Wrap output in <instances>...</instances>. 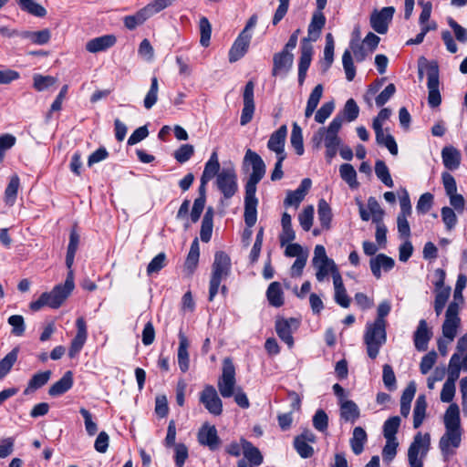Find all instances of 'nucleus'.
Segmentation results:
<instances>
[{
    "instance_id": "f257e3e1",
    "label": "nucleus",
    "mask_w": 467,
    "mask_h": 467,
    "mask_svg": "<svg viewBox=\"0 0 467 467\" xmlns=\"http://www.w3.org/2000/svg\"><path fill=\"white\" fill-rule=\"evenodd\" d=\"M444 433L439 440V449L445 462L456 454L461 446L463 430L462 427L460 409L456 403H451L443 415Z\"/></svg>"
},
{
    "instance_id": "f03ea898",
    "label": "nucleus",
    "mask_w": 467,
    "mask_h": 467,
    "mask_svg": "<svg viewBox=\"0 0 467 467\" xmlns=\"http://www.w3.org/2000/svg\"><path fill=\"white\" fill-rule=\"evenodd\" d=\"M218 390L223 398L234 396V401L243 409L250 406L246 394L241 388H236L235 368L231 358H226L223 362L222 376L217 383Z\"/></svg>"
},
{
    "instance_id": "7ed1b4c3",
    "label": "nucleus",
    "mask_w": 467,
    "mask_h": 467,
    "mask_svg": "<svg viewBox=\"0 0 467 467\" xmlns=\"http://www.w3.org/2000/svg\"><path fill=\"white\" fill-rule=\"evenodd\" d=\"M342 123L343 119L337 116L327 128H319L312 137V143L316 149H319L322 143H324L326 148L325 155L327 162H331L341 145L342 140L338 137V132L342 127Z\"/></svg>"
},
{
    "instance_id": "20e7f679",
    "label": "nucleus",
    "mask_w": 467,
    "mask_h": 467,
    "mask_svg": "<svg viewBox=\"0 0 467 467\" xmlns=\"http://www.w3.org/2000/svg\"><path fill=\"white\" fill-rule=\"evenodd\" d=\"M231 273V259L223 251L216 252L212 265V274L209 284V301H213L218 294L221 283L225 280Z\"/></svg>"
},
{
    "instance_id": "39448f33",
    "label": "nucleus",
    "mask_w": 467,
    "mask_h": 467,
    "mask_svg": "<svg viewBox=\"0 0 467 467\" xmlns=\"http://www.w3.org/2000/svg\"><path fill=\"white\" fill-rule=\"evenodd\" d=\"M387 341L386 325L376 322H368L364 333V343L367 347L368 356L374 359L379 355L380 348Z\"/></svg>"
},
{
    "instance_id": "423d86ee",
    "label": "nucleus",
    "mask_w": 467,
    "mask_h": 467,
    "mask_svg": "<svg viewBox=\"0 0 467 467\" xmlns=\"http://www.w3.org/2000/svg\"><path fill=\"white\" fill-rule=\"evenodd\" d=\"M251 167L252 172L245 183V190L257 189V184L264 178L265 174V164L261 156L251 149H247L243 161V168L248 169Z\"/></svg>"
},
{
    "instance_id": "0eeeda50",
    "label": "nucleus",
    "mask_w": 467,
    "mask_h": 467,
    "mask_svg": "<svg viewBox=\"0 0 467 467\" xmlns=\"http://www.w3.org/2000/svg\"><path fill=\"white\" fill-rule=\"evenodd\" d=\"M431 449V434L417 432L408 449V462L410 467H423V460Z\"/></svg>"
},
{
    "instance_id": "6e6552de",
    "label": "nucleus",
    "mask_w": 467,
    "mask_h": 467,
    "mask_svg": "<svg viewBox=\"0 0 467 467\" xmlns=\"http://www.w3.org/2000/svg\"><path fill=\"white\" fill-rule=\"evenodd\" d=\"M257 24V16L253 15L247 21L244 28L234 40L230 51L229 61L236 62L242 58L247 52L252 39V30Z\"/></svg>"
},
{
    "instance_id": "1a4fd4ad",
    "label": "nucleus",
    "mask_w": 467,
    "mask_h": 467,
    "mask_svg": "<svg viewBox=\"0 0 467 467\" xmlns=\"http://www.w3.org/2000/svg\"><path fill=\"white\" fill-rule=\"evenodd\" d=\"M349 47L350 49H346L343 53L342 64L346 78L348 81H352L356 76V67L354 66L351 53H353L358 62H362L367 57V51L359 39L352 38L349 43Z\"/></svg>"
},
{
    "instance_id": "9d476101",
    "label": "nucleus",
    "mask_w": 467,
    "mask_h": 467,
    "mask_svg": "<svg viewBox=\"0 0 467 467\" xmlns=\"http://www.w3.org/2000/svg\"><path fill=\"white\" fill-rule=\"evenodd\" d=\"M332 389L338 400L340 419L345 422L355 423L360 417L358 406L348 400L346 390L338 383L334 384Z\"/></svg>"
},
{
    "instance_id": "9b49d317",
    "label": "nucleus",
    "mask_w": 467,
    "mask_h": 467,
    "mask_svg": "<svg viewBox=\"0 0 467 467\" xmlns=\"http://www.w3.org/2000/svg\"><path fill=\"white\" fill-rule=\"evenodd\" d=\"M427 87L429 90L428 103L430 107L436 108L441 102V97L439 89V67L436 62H431L426 65Z\"/></svg>"
},
{
    "instance_id": "f8f14e48",
    "label": "nucleus",
    "mask_w": 467,
    "mask_h": 467,
    "mask_svg": "<svg viewBox=\"0 0 467 467\" xmlns=\"http://www.w3.org/2000/svg\"><path fill=\"white\" fill-rule=\"evenodd\" d=\"M216 185L225 199L232 198L237 192V176L233 168H223L216 177Z\"/></svg>"
},
{
    "instance_id": "ddd939ff",
    "label": "nucleus",
    "mask_w": 467,
    "mask_h": 467,
    "mask_svg": "<svg viewBox=\"0 0 467 467\" xmlns=\"http://www.w3.org/2000/svg\"><path fill=\"white\" fill-rule=\"evenodd\" d=\"M199 401L213 416H220L223 413V401L213 385L204 386L200 392Z\"/></svg>"
},
{
    "instance_id": "4468645a",
    "label": "nucleus",
    "mask_w": 467,
    "mask_h": 467,
    "mask_svg": "<svg viewBox=\"0 0 467 467\" xmlns=\"http://www.w3.org/2000/svg\"><path fill=\"white\" fill-rule=\"evenodd\" d=\"M460 310L454 304H449L445 311V319L441 327L442 335L449 341H453L461 326Z\"/></svg>"
},
{
    "instance_id": "2eb2a0df",
    "label": "nucleus",
    "mask_w": 467,
    "mask_h": 467,
    "mask_svg": "<svg viewBox=\"0 0 467 467\" xmlns=\"http://www.w3.org/2000/svg\"><path fill=\"white\" fill-rule=\"evenodd\" d=\"M243 100L244 107L240 117V124L245 126L253 119L255 110L254 83L252 80L248 81L244 86Z\"/></svg>"
},
{
    "instance_id": "dca6fc26",
    "label": "nucleus",
    "mask_w": 467,
    "mask_h": 467,
    "mask_svg": "<svg viewBox=\"0 0 467 467\" xmlns=\"http://www.w3.org/2000/svg\"><path fill=\"white\" fill-rule=\"evenodd\" d=\"M287 136L286 125L280 126L274 131L267 141V149L275 153L276 159H285V145Z\"/></svg>"
},
{
    "instance_id": "f3484780",
    "label": "nucleus",
    "mask_w": 467,
    "mask_h": 467,
    "mask_svg": "<svg viewBox=\"0 0 467 467\" xmlns=\"http://www.w3.org/2000/svg\"><path fill=\"white\" fill-rule=\"evenodd\" d=\"M299 321L296 318L278 319L275 322V331L277 336L284 341L289 348L294 346L292 334L298 328Z\"/></svg>"
},
{
    "instance_id": "a211bd4d",
    "label": "nucleus",
    "mask_w": 467,
    "mask_h": 467,
    "mask_svg": "<svg viewBox=\"0 0 467 467\" xmlns=\"http://www.w3.org/2000/svg\"><path fill=\"white\" fill-rule=\"evenodd\" d=\"M394 12L395 9L392 6L383 7L380 11L373 12L370 16L371 27L379 34H385Z\"/></svg>"
},
{
    "instance_id": "6ab92c4d",
    "label": "nucleus",
    "mask_w": 467,
    "mask_h": 467,
    "mask_svg": "<svg viewBox=\"0 0 467 467\" xmlns=\"http://www.w3.org/2000/svg\"><path fill=\"white\" fill-rule=\"evenodd\" d=\"M256 191L245 190L244 196V222L245 224L251 228L253 227L257 220V204L258 200L255 196Z\"/></svg>"
},
{
    "instance_id": "aec40b11",
    "label": "nucleus",
    "mask_w": 467,
    "mask_h": 467,
    "mask_svg": "<svg viewBox=\"0 0 467 467\" xmlns=\"http://www.w3.org/2000/svg\"><path fill=\"white\" fill-rule=\"evenodd\" d=\"M77 334L71 341L68 355L70 358H74L79 353L85 345L88 337L87 325L85 319L80 317L76 321Z\"/></svg>"
},
{
    "instance_id": "412c9836",
    "label": "nucleus",
    "mask_w": 467,
    "mask_h": 467,
    "mask_svg": "<svg viewBox=\"0 0 467 467\" xmlns=\"http://www.w3.org/2000/svg\"><path fill=\"white\" fill-rule=\"evenodd\" d=\"M294 56L290 52L283 49L281 52L275 54L273 57V76L285 75L292 67Z\"/></svg>"
},
{
    "instance_id": "4be33fe9",
    "label": "nucleus",
    "mask_w": 467,
    "mask_h": 467,
    "mask_svg": "<svg viewBox=\"0 0 467 467\" xmlns=\"http://www.w3.org/2000/svg\"><path fill=\"white\" fill-rule=\"evenodd\" d=\"M369 265L373 275L379 279L381 277V269L386 272L390 271L395 265V261L384 254H379L370 259Z\"/></svg>"
},
{
    "instance_id": "5701e85b",
    "label": "nucleus",
    "mask_w": 467,
    "mask_h": 467,
    "mask_svg": "<svg viewBox=\"0 0 467 467\" xmlns=\"http://www.w3.org/2000/svg\"><path fill=\"white\" fill-rule=\"evenodd\" d=\"M70 293L71 291L62 285H56L50 292H45L44 295L47 300V306L55 309L58 308Z\"/></svg>"
},
{
    "instance_id": "b1692460",
    "label": "nucleus",
    "mask_w": 467,
    "mask_h": 467,
    "mask_svg": "<svg viewBox=\"0 0 467 467\" xmlns=\"http://www.w3.org/2000/svg\"><path fill=\"white\" fill-rule=\"evenodd\" d=\"M116 41L117 38L114 35H104L88 41L86 44V49L90 53L105 51L113 47Z\"/></svg>"
},
{
    "instance_id": "393cba45",
    "label": "nucleus",
    "mask_w": 467,
    "mask_h": 467,
    "mask_svg": "<svg viewBox=\"0 0 467 467\" xmlns=\"http://www.w3.org/2000/svg\"><path fill=\"white\" fill-rule=\"evenodd\" d=\"M178 365L182 372L185 373L190 367V357L188 348L190 342L182 331L179 332Z\"/></svg>"
},
{
    "instance_id": "a878e982",
    "label": "nucleus",
    "mask_w": 467,
    "mask_h": 467,
    "mask_svg": "<svg viewBox=\"0 0 467 467\" xmlns=\"http://www.w3.org/2000/svg\"><path fill=\"white\" fill-rule=\"evenodd\" d=\"M199 442L208 446L211 450L218 448L220 440L214 426L203 425L198 433Z\"/></svg>"
},
{
    "instance_id": "bb28decb",
    "label": "nucleus",
    "mask_w": 467,
    "mask_h": 467,
    "mask_svg": "<svg viewBox=\"0 0 467 467\" xmlns=\"http://www.w3.org/2000/svg\"><path fill=\"white\" fill-rule=\"evenodd\" d=\"M431 337V332L428 327L425 319L419 322L417 330L414 333V345L417 350L425 351L428 348V342Z\"/></svg>"
},
{
    "instance_id": "cd10ccee",
    "label": "nucleus",
    "mask_w": 467,
    "mask_h": 467,
    "mask_svg": "<svg viewBox=\"0 0 467 467\" xmlns=\"http://www.w3.org/2000/svg\"><path fill=\"white\" fill-rule=\"evenodd\" d=\"M241 444L244 456L249 462L250 466H260L264 462V457L259 449L245 439H241Z\"/></svg>"
},
{
    "instance_id": "c85d7f7f",
    "label": "nucleus",
    "mask_w": 467,
    "mask_h": 467,
    "mask_svg": "<svg viewBox=\"0 0 467 467\" xmlns=\"http://www.w3.org/2000/svg\"><path fill=\"white\" fill-rule=\"evenodd\" d=\"M443 165L450 171H455L461 164V152L453 146H446L441 150Z\"/></svg>"
},
{
    "instance_id": "c756f323",
    "label": "nucleus",
    "mask_w": 467,
    "mask_h": 467,
    "mask_svg": "<svg viewBox=\"0 0 467 467\" xmlns=\"http://www.w3.org/2000/svg\"><path fill=\"white\" fill-rule=\"evenodd\" d=\"M73 382V373L68 370L49 388L48 394L52 397L60 396L72 388Z\"/></svg>"
},
{
    "instance_id": "7c9ffc66",
    "label": "nucleus",
    "mask_w": 467,
    "mask_h": 467,
    "mask_svg": "<svg viewBox=\"0 0 467 467\" xmlns=\"http://www.w3.org/2000/svg\"><path fill=\"white\" fill-rule=\"evenodd\" d=\"M323 10H318L313 14L311 22L308 26L307 33L309 39L317 41L320 36L321 30L326 24V17L322 13Z\"/></svg>"
},
{
    "instance_id": "2f4dec72",
    "label": "nucleus",
    "mask_w": 467,
    "mask_h": 467,
    "mask_svg": "<svg viewBox=\"0 0 467 467\" xmlns=\"http://www.w3.org/2000/svg\"><path fill=\"white\" fill-rule=\"evenodd\" d=\"M368 441L366 431L362 427H355L352 437L349 440L350 447L354 454L359 455L364 450V445Z\"/></svg>"
},
{
    "instance_id": "473e14b6",
    "label": "nucleus",
    "mask_w": 467,
    "mask_h": 467,
    "mask_svg": "<svg viewBox=\"0 0 467 467\" xmlns=\"http://www.w3.org/2000/svg\"><path fill=\"white\" fill-rule=\"evenodd\" d=\"M18 36L23 39H28L36 45H46L51 38L50 30L46 28L40 31H19Z\"/></svg>"
},
{
    "instance_id": "72a5a7b5",
    "label": "nucleus",
    "mask_w": 467,
    "mask_h": 467,
    "mask_svg": "<svg viewBox=\"0 0 467 467\" xmlns=\"http://www.w3.org/2000/svg\"><path fill=\"white\" fill-rule=\"evenodd\" d=\"M333 284L335 288V301L340 306L348 308L350 305V299L347 295V291L340 274H336V276L333 279Z\"/></svg>"
},
{
    "instance_id": "f704fd0d",
    "label": "nucleus",
    "mask_w": 467,
    "mask_h": 467,
    "mask_svg": "<svg viewBox=\"0 0 467 467\" xmlns=\"http://www.w3.org/2000/svg\"><path fill=\"white\" fill-rule=\"evenodd\" d=\"M51 374L52 373L50 370L41 371L34 374L28 381L27 386L24 390V394L27 395L45 386L48 382Z\"/></svg>"
},
{
    "instance_id": "c9c22d12",
    "label": "nucleus",
    "mask_w": 467,
    "mask_h": 467,
    "mask_svg": "<svg viewBox=\"0 0 467 467\" xmlns=\"http://www.w3.org/2000/svg\"><path fill=\"white\" fill-rule=\"evenodd\" d=\"M313 266L317 270L316 277L318 282H323L328 276V275H331L332 278L334 279L336 274H340L334 260H330L329 263L322 262L318 265H314Z\"/></svg>"
},
{
    "instance_id": "e433bc0d",
    "label": "nucleus",
    "mask_w": 467,
    "mask_h": 467,
    "mask_svg": "<svg viewBox=\"0 0 467 467\" xmlns=\"http://www.w3.org/2000/svg\"><path fill=\"white\" fill-rule=\"evenodd\" d=\"M427 401L424 395L418 396L413 409V427L418 429L426 417Z\"/></svg>"
},
{
    "instance_id": "4c0bfd02",
    "label": "nucleus",
    "mask_w": 467,
    "mask_h": 467,
    "mask_svg": "<svg viewBox=\"0 0 467 467\" xmlns=\"http://www.w3.org/2000/svg\"><path fill=\"white\" fill-rule=\"evenodd\" d=\"M266 296L269 304L273 306L279 307L284 304V294L278 282H273L269 285Z\"/></svg>"
},
{
    "instance_id": "58836bf2",
    "label": "nucleus",
    "mask_w": 467,
    "mask_h": 467,
    "mask_svg": "<svg viewBox=\"0 0 467 467\" xmlns=\"http://www.w3.org/2000/svg\"><path fill=\"white\" fill-rule=\"evenodd\" d=\"M339 174L341 179L351 188L357 189L359 183L357 180V171L349 163H344L339 167Z\"/></svg>"
},
{
    "instance_id": "ea45409f",
    "label": "nucleus",
    "mask_w": 467,
    "mask_h": 467,
    "mask_svg": "<svg viewBox=\"0 0 467 467\" xmlns=\"http://www.w3.org/2000/svg\"><path fill=\"white\" fill-rule=\"evenodd\" d=\"M220 172V163L218 160V155L216 151H213L208 161L205 163L204 170L202 174V178H204V181H211L214 176L217 177V174Z\"/></svg>"
},
{
    "instance_id": "a19ab883",
    "label": "nucleus",
    "mask_w": 467,
    "mask_h": 467,
    "mask_svg": "<svg viewBox=\"0 0 467 467\" xmlns=\"http://www.w3.org/2000/svg\"><path fill=\"white\" fill-rule=\"evenodd\" d=\"M18 5L23 11L34 16L44 17L47 15L46 8L34 0H18Z\"/></svg>"
},
{
    "instance_id": "79ce46f5",
    "label": "nucleus",
    "mask_w": 467,
    "mask_h": 467,
    "mask_svg": "<svg viewBox=\"0 0 467 467\" xmlns=\"http://www.w3.org/2000/svg\"><path fill=\"white\" fill-rule=\"evenodd\" d=\"M313 54V47L306 38L303 39L301 46V56L298 64V70H306L309 68Z\"/></svg>"
},
{
    "instance_id": "37998d69",
    "label": "nucleus",
    "mask_w": 467,
    "mask_h": 467,
    "mask_svg": "<svg viewBox=\"0 0 467 467\" xmlns=\"http://www.w3.org/2000/svg\"><path fill=\"white\" fill-rule=\"evenodd\" d=\"M200 257V247L197 239H194L191 244L189 254L185 261V268L192 273L196 268Z\"/></svg>"
},
{
    "instance_id": "c03bdc74",
    "label": "nucleus",
    "mask_w": 467,
    "mask_h": 467,
    "mask_svg": "<svg viewBox=\"0 0 467 467\" xmlns=\"http://www.w3.org/2000/svg\"><path fill=\"white\" fill-rule=\"evenodd\" d=\"M150 17L143 8L137 13L124 17L123 22L129 30H134L137 26L142 25Z\"/></svg>"
},
{
    "instance_id": "a18cd8bd",
    "label": "nucleus",
    "mask_w": 467,
    "mask_h": 467,
    "mask_svg": "<svg viewBox=\"0 0 467 467\" xmlns=\"http://www.w3.org/2000/svg\"><path fill=\"white\" fill-rule=\"evenodd\" d=\"M20 186V180L17 175L11 177L8 185L5 191V201L6 204L12 206L17 196V192Z\"/></svg>"
},
{
    "instance_id": "49530a36",
    "label": "nucleus",
    "mask_w": 467,
    "mask_h": 467,
    "mask_svg": "<svg viewBox=\"0 0 467 467\" xmlns=\"http://www.w3.org/2000/svg\"><path fill=\"white\" fill-rule=\"evenodd\" d=\"M375 173L379 180L386 186L392 188L394 186L393 180L390 176L389 168L383 161L378 160L375 163Z\"/></svg>"
},
{
    "instance_id": "de8ad7c7",
    "label": "nucleus",
    "mask_w": 467,
    "mask_h": 467,
    "mask_svg": "<svg viewBox=\"0 0 467 467\" xmlns=\"http://www.w3.org/2000/svg\"><path fill=\"white\" fill-rule=\"evenodd\" d=\"M18 357V349L14 348L0 361V380L11 370Z\"/></svg>"
},
{
    "instance_id": "09e8293b",
    "label": "nucleus",
    "mask_w": 467,
    "mask_h": 467,
    "mask_svg": "<svg viewBox=\"0 0 467 467\" xmlns=\"http://www.w3.org/2000/svg\"><path fill=\"white\" fill-rule=\"evenodd\" d=\"M461 355L454 353L450 359L448 366V379L446 381L455 383L460 377L461 372Z\"/></svg>"
},
{
    "instance_id": "8fccbe9b",
    "label": "nucleus",
    "mask_w": 467,
    "mask_h": 467,
    "mask_svg": "<svg viewBox=\"0 0 467 467\" xmlns=\"http://www.w3.org/2000/svg\"><path fill=\"white\" fill-rule=\"evenodd\" d=\"M158 92H159V82L156 77L151 78L150 87L149 91L147 92L144 99L143 106L146 109H150L158 100Z\"/></svg>"
},
{
    "instance_id": "3c124183",
    "label": "nucleus",
    "mask_w": 467,
    "mask_h": 467,
    "mask_svg": "<svg viewBox=\"0 0 467 467\" xmlns=\"http://www.w3.org/2000/svg\"><path fill=\"white\" fill-rule=\"evenodd\" d=\"M401 420L399 416L389 418L383 424V436L385 439H397L396 434L400 426Z\"/></svg>"
},
{
    "instance_id": "603ef678",
    "label": "nucleus",
    "mask_w": 467,
    "mask_h": 467,
    "mask_svg": "<svg viewBox=\"0 0 467 467\" xmlns=\"http://www.w3.org/2000/svg\"><path fill=\"white\" fill-rule=\"evenodd\" d=\"M317 215L320 224L328 229L330 226L332 213L329 204L325 200H320L318 202Z\"/></svg>"
},
{
    "instance_id": "864d4df0",
    "label": "nucleus",
    "mask_w": 467,
    "mask_h": 467,
    "mask_svg": "<svg viewBox=\"0 0 467 467\" xmlns=\"http://www.w3.org/2000/svg\"><path fill=\"white\" fill-rule=\"evenodd\" d=\"M290 142L292 147L295 149L296 154L302 155L304 153L302 129L296 122L293 124Z\"/></svg>"
},
{
    "instance_id": "5fc2aeb1",
    "label": "nucleus",
    "mask_w": 467,
    "mask_h": 467,
    "mask_svg": "<svg viewBox=\"0 0 467 467\" xmlns=\"http://www.w3.org/2000/svg\"><path fill=\"white\" fill-rule=\"evenodd\" d=\"M441 216L448 231L452 230L456 226L458 218L452 208L448 206L442 207L441 210Z\"/></svg>"
},
{
    "instance_id": "6e6d98bb",
    "label": "nucleus",
    "mask_w": 467,
    "mask_h": 467,
    "mask_svg": "<svg viewBox=\"0 0 467 467\" xmlns=\"http://www.w3.org/2000/svg\"><path fill=\"white\" fill-rule=\"evenodd\" d=\"M173 0H150V2L143 7L149 17L162 11L168 6L171 5Z\"/></svg>"
},
{
    "instance_id": "4d7b16f0",
    "label": "nucleus",
    "mask_w": 467,
    "mask_h": 467,
    "mask_svg": "<svg viewBox=\"0 0 467 467\" xmlns=\"http://www.w3.org/2000/svg\"><path fill=\"white\" fill-rule=\"evenodd\" d=\"M314 219V207L312 205H308L303 209V211L298 215V221L301 227L306 231H309L313 224Z\"/></svg>"
},
{
    "instance_id": "13d9d810",
    "label": "nucleus",
    "mask_w": 467,
    "mask_h": 467,
    "mask_svg": "<svg viewBox=\"0 0 467 467\" xmlns=\"http://www.w3.org/2000/svg\"><path fill=\"white\" fill-rule=\"evenodd\" d=\"M8 324L12 327L11 333L16 337H22L26 330L24 317L21 315L10 316L7 319Z\"/></svg>"
},
{
    "instance_id": "bf43d9fd",
    "label": "nucleus",
    "mask_w": 467,
    "mask_h": 467,
    "mask_svg": "<svg viewBox=\"0 0 467 467\" xmlns=\"http://www.w3.org/2000/svg\"><path fill=\"white\" fill-rule=\"evenodd\" d=\"M194 153V147L191 144H182L177 149L173 157L179 163H184L188 161Z\"/></svg>"
},
{
    "instance_id": "052dcab7",
    "label": "nucleus",
    "mask_w": 467,
    "mask_h": 467,
    "mask_svg": "<svg viewBox=\"0 0 467 467\" xmlns=\"http://www.w3.org/2000/svg\"><path fill=\"white\" fill-rule=\"evenodd\" d=\"M368 209L371 213V220L373 223L383 221L384 211L375 197L371 196L368 199Z\"/></svg>"
},
{
    "instance_id": "680f3d73",
    "label": "nucleus",
    "mask_w": 467,
    "mask_h": 467,
    "mask_svg": "<svg viewBox=\"0 0 467 467\" xmlns=\"http://www.w3.org/2000/svg\"><path fill=\"white\" fill-rule=\"evenodd\" d=\"M34 79V88L37 91H43L47 89L49 87L53 86L57 79L51 76H42L40 74H36L33 77Z\"/></svg>"
},
{
    "instance_id": "e2e57ef3",
    "label": "nucleus",
    "mask_w": 467,
    "mask_h": 467,
    "mask_svg": "<svg viewBox=\"0 0 467 467\" xmlns=\"http://www.w3.org/2000/svg\"><path fill=\"white\" fill-rule=\"evenodd\" d=\"M382 380L385 387L389 390H394L397 387L396 376L390 365L385 364L382 369Z\"/></svg>"
},
{
    "instance_id": "0e129e2a",
    "label": "nucleus",
    "mask_w": 467,
    "mask_h": 467,
    "mask_svg": "<svg viewBox=\"0 0 467 467\" xmlns=\"http://www.w3.org/2000/svg\"><path fill=\"white\" fill-rule=\"evenodd\" d=\"M433 199V194L431 192H425L421 194L416 205L417 212L421 214L427 213L432 207Z\"/></svg>"
},
{
    "instance_id": "69168bd1",
    "label": "nucleus",
    "mask_w": 467,
    "mask_h": 467,
    "mask_svg": "<svg viewBox=\"0 0 467 467\" xmlns=\"http://www.w3.org/2000/svg\"><path fill=\"white\" fill-rule=\"evenodd\" d=\"M398 446L397 439H386V444L382 450L383 460L391 462L397 454Z\"/></svg>"
},
{
    "instance_id": "338daca9",
    "label": "nucleus",
    "mask_w": 467,
    "mask_h": 467,
    "mask_svg": "<svg viewBox=\"0 0 467 467\" xmlns=\"http://www.w3.org/2000/svg\"><path fill=\"white\" fill-rule=\"evenodd\" d=\"M200 32H201V39L200 43L203 47H207L209 45L211 39L212 26L209 20L206 17H202L200 19Z\"/></svg>"
},
{
    "instance_id": "774afa93",
    "label": "nucleus",
    "mask_w": 467,
    "mask_h": 467,
    "mask_svg": "<svg viewBox=\"0 0 467 467\" xmlns=\"http://www.w3.org/2000/svg\"><path fill=\"white\" fill-rule=\"evenodd\" d=\"M166 255L164 253L158 254L148 265L147 274L151 275L160 272L165 266Z\"/></svg>"
}]
</instances>
